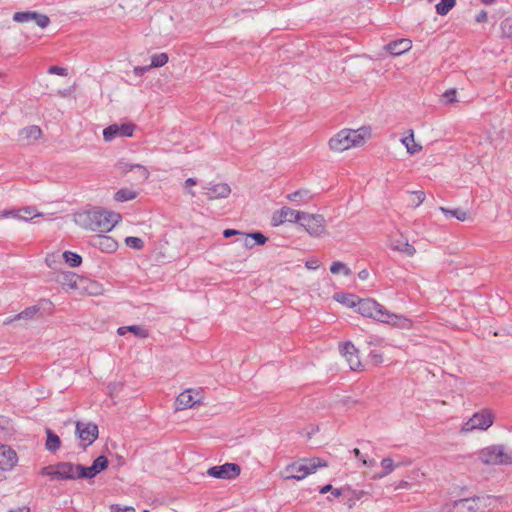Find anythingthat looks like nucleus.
<instances>
[{
    "instance_id": "nucleus-43",
    "label": "nucleus",
    "mask_w": 512,
    "mask_h": 512,
    "mask_svg": "<svg viewBox=\"0 0 512 512\" xmlns=\"http://www.w3.org/2000/svg\"><path fill=\"white\" fill-rule=\"evenodd\" d=\"M238 240L241 241L243 246H245L246 248L251 249V248L254 247L253 240L246 233L242 232L241 235H240V238Z\"/></svg>"
},
{
    "instance_id": "nucleus-38",
    "label": "nucleus",
    "mask_w": 512,
    "mask_h": 512,
    "mask_svg": "<svg viewBox=\"0 0 512 512\" xmlns=\"http://www.w3.org/2000/svg\"><path fill=\"white\" fill-rule=\"evenodd\" d=\"M125 244L133 249L141 250L144 247V241L139 237L129 236L125 238Z\"/></svg>"
},
{
    "instance_id": "nucleus-23",
    "label": "nucleus",
    "mask_w": 512,
    "mask_h": 512,
    "mask_svg": "<svg viewBox=\"0 0 512 512\" xmlns=\"http://www.w3.org/2000/svg\"><path fill=\"white\" fill-rule=\"evenodd\" d=\"M401 143L405 146L409 154H416L422 150V146L415 142L413 130L409 131V135L401 139Z\"/></svg>"
},
{
    "instance_id": "nucleus-14",
    "label": "nucleus",
    "mask_w": 512,
    "mask_h": 512,
    "mask_svg": "<svg viewBox=\"0 0 512 512\" xmlns=\"http://www.w3.org/2000/svg\"><path fill=\"white\" fill-rule=\"evenodd\" d=\"M340 352L346 358L351 370L357 371L360 369L362 364L358 356V350L351 342L340 344Z\"/></svg>"
},
{
    "instance_id": "nucleus-40",
    "label": "nucleus",
    "mask_w": 512,
    "mask_h": 512,
    "mask_svg": "<svg viewBox=\"0 0 512 512\" xmlns=\"http://www.w3.org/2000/svg\"><path fill=\"white\" fill-rule=\"evenodd\" d=\"M413 199L411 201V205L414 207H418L425 200V193L423 191H413L411 192Z\"/></svg>"
},
{
    "instance_id": "nucleus-8",
    "label": "nucleus",
    "mask_w": 512,
    "mask_h": 512,
    "mask_svg": "<svg viewBox=\"0 0 512 512\" xmlns=\"http://www.w3.org/2000/svg\"><path fill=\"white\" fill-rule=\"evenodd\" d=\"M493 422L494 416L492 412L488 409H483L474 413L472 417H470V419L463 424L461 432L469 433L475 429L487 430L492 426Z\"/></svg>"
},
{
    "instance_id": "nucleus-44",
    "label": "nucleus",
    "mask_w": 512,
    "mask_h": 512,
    "mask_svg": "<svg viewBox=\"0 0 512 512\" xmlns=\"http://www.w3.org/2000/svg\"><path fill=\"white\" fill-rule=\"evenodd\" d=\"M21 210H22L21 220L28 221V220L32 219L35 216L34 209L31 208V207H26V208H23Z\"/></svg>"
},
{
    "instance_id": "nucleus-26",
    "label": "nucleus",
    "mask_w": 512,
    "mask_h": 512,
    "mask_svg": "<svg viewBox=\"0 0 512 512\" xmlns=\"http://www.w3.org/2000/svg\"><path fill=\"white\" fill-rule=\"evenodd\" d=\"M41 134H42V130L36 125L26 127L24 129H22L20 132V135L24 139H27V140H30V139L36 140L41 136Z\"/></svg>"
},
{
    "instance_id": "nucleus-30",
    "label": "nucleus",
    "mask_w": 512,
    "mask_h": 512,
    "mask_svg": "<svg viewBox=\"0 0 512 512\" xmlns=\"http://www.w3.org/2000/svg\"><path fill=\"white\" fill-rule=\"evenodd\" d=\"M456 4V0H441L436 4V12L439 15H446Z\"/></svg>"
},
{
    "instance_id": "nucleus-15",
    "label": "nucleus",
    "mask_w": 512,
    "mask_h": 512,
    "mask_svg": "<svg viewBox=\"0 0 512 512\" xmlns=\"http://www.w3.org/2000/svg\"><path fill=\"white\" fill-rule=\"evenodd\" d=\"M90 244L105 253H112L118 248L117 241L110 236L103 235V233L92 236Z\"/></svg>"
},
{
    "instance_id": "nucleus-2",
    "label": "nucleus",
    "mask_w": 512,
    "mask_h": 512,
    "mask_svg": "<svg viewBox=\"0 0 512 512\" xmlns=\"http://www.w3.org/2000/svg\"><path fill=\"white\" fill-rule=\"evenodd\" d=\"M356 311L364 317L392 325L400 329H410L412 321L402 315L389 312L383 305L371 298L357 299Z\"/></svg>"
},
{
    "instance_id": "nucleus-34",
    "label": "nucleus",
    "mask_w": 512,
    "mask_h": 512,
    "mask_svg": "<svg viewBox=\"0 0 512 512\" xmlns=\"http://www.w3.org/2000/svg\"><path fill=\"white\" fill-rule=\"evenodd\" d=\"M381 466L383 468V471L378 475V477H380V478L387 476L395 468V465L391 458H383L381 461Z\"/></svg>"
},
{
    "instance_id": "nucleus-17",
    "label": "nucleus",
    "mask_w": 512,
    "mask_h": 512,
    "mask_svg": "<svg viewBox=\"0 0 512 512\" xmlns=\"http://www.w3.org/2000/svg\"><path fill=\"white\" fill-rule=\"evenodd\" d=\"M204 189L207 190L205 195L208 200L226 198L231 193V188L226 183H218L209 187H204Z\"/></svg>"
},
{
    "instance_id": "nucleus-19",
    "label": "nucleus",
    "mask_w": 512,
    "mask_h": 512,
    "mask_svg": "<svg viewBox=\"0 0 512 512\" xmlns=\"http://www.w3.org/2000/svg\"><path fill=\"white\" fill-rule=\"evenodd\" d=\"M193 394L194 391L192 389H187L180 393L176 398V408L178 410H184L192 408L195 404H197L199 400L195 399Z\"/></svg>"
},
{
    "instance_id": "nucleus-5",
    "label": "nucleus",
    "mask_w": 512,
    "mask_h": 512,
    "mask_svg": "<svg viewBox=\"0 0 512 512\" xmlns=\"http://www.w3.org/2000/svg\"><path fill=\"white\" fill-rule=\"evenodd\" d=\"M364 141V135L359 130L343 129L330 139L329 146L335 152H343L361 146Z\"/></svg>"
},
{
    "instance_id": "nucleus-29",
    "label": "nucleus",
    "mask_w": 512,
    "mask_h": 512,
    "mask_svg": "<svg viewBox=\"0 0 512 512\" xmlns=\"http://www.w3.org/2000/svg\"><path fill=\"white\" fill-rule=\"evenodd\" d=\"M78 276L73 272H66L62 274V280L60 281L63 286H67L70 289L77 288Z\"/></svg>"
},
{
    "instance_id": "nucleus-6",
    "label": "nucleus",
    "mask_w": 512,
    "mask_h": 512,
    "mask_svg": "<svg viewBox=\"0 0 512 512\" xmlns=\"http://www.w3.org/2000/svg\"><path fill=\"white\" fill-rule=\"evenodd\" d=\"M479 459L488 465H509L512 464V452H505L503 446L493 445L482 449L479 452Z\"/></svg>"
},
{
    "instance_id": "nucleus-39",
    "label": "nucleus",
    "mask_w": 512,
    "mask_h": 512,
    "mask_svg": "<svg viewBox=\"0 0 512 512\" xmlns=\"http://www.w3.org/2000/svg\"><path fill=\"white\" fill-rule=\"evenodd\" d=\"M353 453L355 455V457L361 461L363 463V465L367 466V467H373L375 466L376 464V461L374 459H367L366 457H364V455L361 453V451L358 449V448H355L353 450Z\"/></svg>"
},
{
    "instance_id": "nucleus-32",
    "label": "nucleus",
    "mask_w": 512,
    "mask_h": 512,
    "mask_svg": "<svg viewBox=\"0 0 512 512\" xmlns=\"http://www.w3.org/2000/svg\"><path fill=\"white\" fill-rule=\"evenodd\" d=\"M98 473L96 469L91 465L89 467L79 464V479H92Z\"/></svg>"
},
{
    "instance_id": "nucleus-24",
    "label": "nucleus",
    "mask_w": 512,
    "mask_h": 512,
    "mask_svg": "<svg viewBox=\"0 0 512 512\" xmlns=\"http://www.w3.org/2000/svg\"><path fill=\"white\" fill-rule=\"evenodd\" d=\"M439 210L447 217V218H450V217H454L456 218L457 220L459 221H466L469 219L470 217V214L468 211H465L461 208H456V209H448L446 207H440Z\"/></svg>"
},
{
    "instance_id": "nucleus-58",
    "label": "nucleus",
    "mask_w": 512,
    "mask_h": 512,
    "mask_svg": "<svg viewBox=\"0 0 512 512\" xmlns=\"http://www.w3.org/2000/svg\"><path fill=\"white\" fill-rule=\"evenodd\" d=\"M127 328H128V326H121V327H119V328L117 329V333H118V335L123 336V335H125L127 332H129V330H128Z\"/></svg>"
},
{
    "instance_id": "nucleus-37",
    "label": "nucleus",
    "mask_w": 512,
    "mask_h": 512,
    "mask_svg": "<svg viewBox=\"0 0 512 512\" xmlns=\"http://www.w3.org/2000/svg\"><path fill=\"white\" fill-rule=\"evenodd\" d=\"M330 271L332 274H337L340 271H343L344 275L349 276L352 272L351 270L342 262L335 261L330 266Z\"/></svg>"
},
{
    "instance_id": "nucleus-31",
    "label": "nucleus",
    "mask_w": 512,
    "mask_h": 512,
    "mask_svg": "<svg viewBox=\"0 0 512 512\" xmlns=\"http://www.w3.org/2000/svg\"><path fill=\"white\" fill-rule=\"evenodd\" d=\"M335 299L348 307H355L357 298L353 294H336Z\"/></svg>"
},
{
    "instance_id": "nucleus-63",
    "label": "nucleus",
    "mask_w": 512,
    "mask_h": 512,
    "mask_svg": "<svg viewBox=\"0 0 512 512\" xmlns=\"http://www.w3.org/2000/svg\"><path fill=\"white\" fill-rule=\"evenodd\" d=\"M495 0H483V2L487 5H490L492 3H494Z\"/></svg>"
},
{
    "instance_id": "nucleus-64",
    "label": "nucleus",
    "mask_w": 512,
    "mask_h": 512,
    "mask_svg": "<svg viewBox=\"0 0 512 512\" xmlns=\"http://www.w3.org/2000/svg\"><path fill=\"white\" fill-rule=\"evenodd\" d=\"M188 193L191 195V196H195V192L192 191V190H189Z\"/></svg>"
},
{
    "instance_id": "nucleus-20",
    "label": "nucleus",
    "mask_w": 512,
    "mask_h": 512,
    "mask_svg": "<svg viewBox=\"0 0 512 512\" xmlns=\"http://www.w3.org/2000/svg\"><path fill=\"white\" fill-rule=\"evenodd\" d=\"M411 47L412 42L405 38L392 41L386 46L388 52L394 56L403 54L404 52L410 50Z\"/></svg>"
},
{
    "instance_id": "nucleus-33",
    "label": "nucleus",
    "mask_w": 512,
    "mask_h": 512,
    "mask_svg": "<svg viewBox=\"0 0 512 512\" xmlns=\"http://www.w3.org/2000/svg\"><path fill=\"white\" fill-rule=\"evenodd\" d=\"M168 55L166 53H158L151 58V68H158L164 66L168 62Z\"/></svg>"
},
{
    "instance_id": "nucleus-28",
    "label": "nucleus",
    "mask_w": 512,
    "mask_h": 512,
    "mask_svg": "<svg viewBox=\"0 0 512 512\" xmlns=\"http://www.w3.org/2000/svg\"><path fill=\"white\" fill-rule=\"evenodd\" d=\"M62 256L70 267H78L82 263V257L77 253L65 251Z\"/></svg>"
},
{
    "instance_id": "nucleus-57",
    "label": "nucleus",
    "mask_w": 512,
    "mask_h": 512,
    "mask_svg": "<svg viewBox=\"0 0 512 512\" xmlns=\"http://www.w3.org/2000/svg\"><path fill=\"white\" fill-rule=\"evenodd\" d=\"M332 489H333L332 485L331 484H327V485L321 487L319 492L321 494H326L327 492L332 491Z\"/></svg>"
},
{
    "instance_id": "nucleus-9",
    "label": "nucleus",
    "mask_w": 512,
    "mask_h": 512,
    "mask_svg": "<svg viewBox=\"0 0 512 512\" xmlns=\"http://www.w3.org/2000/svg\"><path fill=\"white\" fill-rule=\"evenodd\" d=\"M241 473V467L236 463H225L220 466H213L207 470V475L217 479L232 480Z\"/></svg>"
},
{
    "instance_id": "nucleus-35",
    "label": "nucleus",
    "mask_w": 512,
    "mask_h": 512,
    "mask_svg": "<svg viewBox=\"0 0 512 512\" xmlns=\"http://www.w3.org/2000/svg\"><path fill=\"white\" fill-rule=\"evenodd\" d=\"M109 461L106 456H98L92 463V466L96 469V472L99 474L100 472L107 469Z\"/></svg>"
},
{
    "instance_id": "nucleus-25",
    "label": "nucleus",
    "mask_w": 512,
    "mask_h": 512,
    "mask_svg": "<svg viewBox=\"0 0 512 512\" xmlns=\"http://www.w3.org/2000/svg\"><path fill=\"white\" fill-rule=\"evenodd\" d=\"M47 439H46V449L50 452H56L60 446L61 441L58 435H56L52 430L47 429L46 431Z\"/></svg>"
},
{
    "instance_id": "nucleus-48",
    "label": "nucleus",
    "mask_w": 512,
    "mask_h": 512,
    "mask_svg": "<svg viewBox=\"0 0 512 512\" xmlns=\"http://www.w3.org/2000/svg\"><path fill=\"white\" fill-rule=\"evenodd\" d=\"M446 103H453L456 100V91L454 89L448 90L443 95Z\"/></svg>"
},
{
    "instance_id": "nucleus-21",
    "label": "nucleus",
    "mask_w": 512,
    "mask_h": 512,
    "mask_svg": "<svg viewBox=\"0 0 512 512\" xmlns=\"http://www.w3.org/2000/svg\"><path fill=\"white\" fill-rule=\"evenodd\" d=\"M390 248L395 251L403 252L407 256H413L416 253V249L413 245L409 244L404 238L390 239Z\"/></svg>"
},
{
    "instance_id": "nucleus-47",
    "label": "nucleus",
    "mask_w": 512,
    "mask_h": 512,
    "mask_svg": "<svg viewBox=\"0 0 512 512\" xmlns=\"http://www.w3.org/2000/svg\"><path fill=\"white\" fill-rule=\"evenodd\" d=\"M369 357L372 360V362L376 365L381 364L383 362L382 354L377 351L371 350L369 352Z\"/></svg>"
},
{
    "instance_id": "nucleus-41",
    "label": "nucleus",
    "mask_w": 512,
    "mask_h": 512,
    "mask_svg": "<svg viewBox=\"0 0 512 512\" xmlns=\"http://www.w3.org/2000/svg\"><path fill=\"white\" fill-rule=\"evenodd\" d=\"M248 236L251 237V239L253 240V243L254 245L255 244H258V245H264L268 238L262 234L261 232H252V233H248Z\"/></svg>"
},
{
    "instance_id": "nucleus-12",
    "label": "nucleus",
    "mask_w": 512,
    "mask_h": 512,
    "mask_svg": "<svg viewBox=\"0 0 512 512\" xmlns=\"http://www.w3.org/2000/svg\"><path fill=\"white\" fill-rule=\"evenodd\" d=\"M76 433L78 437L84 442V448L91 445L98 438V426L95 423H76Z\"/></svg>"
},
{
    "instance_id": "nucleus-50",
    "label": "nucleus",
    "mask_w": 512,
    "mask_h": 512,
    "mask_svg": "<svg viewBox=\"0 0 512 512\" xmlns=\"http://www.w3.org/2000/svg\"><path fill=\"white\" fill-rule=\"evenodd\" d=\"M305 266H306V268H308L310 270H315V269L319 268V260L318 259L308 260L305 263Z\"/></svg>"
},
{
    "instance_id": "nucleus-42",
    "label": "nucleus",
    "mask_w": 512,
    "mask_h": 512,
    "mask_svg": "<svg viewBox=\"0 0 512 512\" xmlns=\"http://www.w3.org/2000/svg\"><path fill=\"white\" fill-rule=\"evenodd\" d=\"M21 213H22V210H20V209H18V210H4V211L0 212V218L12 217V218L20 219L21 220Z\"/></svg>"
},
{
    "instance_id": "nucleus-59",
    "label": "nucleus",
    "mask_w": 512,
    "mask_h": 512,
    "mask_svg": "<svg viewBox=\"0 0 512 512\" xmlns=\"http://www.w3.org/2000/svg\"><path fill=\"white\" fill-rule=\"evenodd\" d=\"M331 493L336 498L342 495V491L340 489H337V488H333Z\"/></svg>"
},
{
    "instance_id": "nucleus-61",
    "label": "nucleus",
    "mask_w": 512,
    "mask_h": 512,
    "mask_svg": "<svg viewBox=\"0 0 512 512\" xmlns=\"http://www.w3.org/2000/svg\"><path fill=\"white\" fill-rule=\"evenodd\" d=\"M9 512H29V509L27 507H22L15 510H11Z\"/></svg>"
},
{
    "instance_id": "nucleus-13",
    "label": "nucleus",
    "mask_w": 512,
    "mask_h": 512,
    "mask_svg": "<svg viewBox=\"0 0 512 512\" xmlns=\"http://www.w3.org/2000/svg\"><path fill=\"white\" fill-rule=\"evenodd\" d=\"M301 215V211H297L290 207L284 206L273 214L272 224L273 226H278L285 222L299 223Z\"/></svg>"
},
{
    "instance_id": "nucleus-1",
    "label": "nucleus",
    "mask_w": 512,
    "mask_h": 512,
    "mask_svg": "<svg viewBox=\"0 0 512 512\" xmlns=\"http://www.w3.org/2000/svg\"><path fill=\"white\" fill-rule=\"evenodd\" d=\"M121 219L119 213L102 208L85 210L75 215V222L79 226L97 233L110 232Z\"/></svg>"
},
{
    "instance_id": "nucleus-45",
    "label": "nucleus",
    "mask_w": 512,
    "mask_h": 512,
    "mask_svg": "<svg viewBox=\"0 0 512 512\" xmlns=\"http://www.w3.org/2000/svg\"><path fill=\"white\" fill-rule=\"evenodd\" d=\"M49 74H55L59 76H66L67 75V69L59 66H51L48 69Z\"/></svg>"
},
{
    "instance_id": "nucleus-27",
    "label": "nucleus",
    "mask_w": 512,
    "mask_h": 512,
    "mask_svg": "<svg viewBox=\"0 0 512 512\" xmlns=\"http://www.w3.org/2000/svg\"><path fill=\"white\" fill-rule=\"evenodd\" d=\"M136 198V193L128 188L119 189L114 194V200L118 202H125Z\"/></svg>"
},
{
    "instance_id": "nucleus-54",
    "label": "nucleus",
    "mask_w": 512,
    "mask_h": 512,
    "mask_svg": "<svg viewBox=\"0 0 512 512\" xmlns=\"http://www.w3.org/2000/svg\"><path fill=\"white\" fill-rule=\"evenodd\" d=\"M301 191H296L294 193L288 194L287 199L290 201H297L298 197L301 195Z\"/></svg>"
},
{
    "instance_id": "nucleus-4",
    "label": "nucleus",
    "mask_w": 512,
    "mask_h": 512,
    "mask_svg": "<svg viewBox=\"0 0 512 512\" xmlns=\"http://www.w3.org/2000/svg\"><path fill=\"white\" fill-rule=\"evenodd\" d=\"M39 474L42 476H47L51 480L74 481L79 479V464L69 461H62L43 467L39 471Z\"/></svg>"
},
{
    "instance_id": "nucleus-55",
    "label": "nucleus",
    "mask_w": 512,
    "mask_h": 512,
    "mask_svg": "<svg viewBox=\"0 0 512 512\" xmlns=\"http://www.w3.org/2000/svg\"><path fill=\"white\" fill-rule=\"evenodd\" d=\"M196 184H197V180L195 178H188L185 180L184 186L187 188V187L194 186Z\"/></svg>"
},
{
    "instance_id": "nucleus-7",
    "label": "nucleus",
    "mask_w": 512,
    "mask_h": 512,
    "mask_svg": "<svg viewBox=\"0 0 512 512\" xmlns=\"http://www.w3.org/2000/svg\"><path fill=\"white\" fill-rule=\"evenodd\" d=\"M300 218V226H302L310 236L320 237L325 234L326 221L322 215L302 212Z\"/></svg>"
},
{
    "instance_id": "nucleus-16",
    "label": "nucleus",
    "mask_w": 512,
    "mask_h": 512,
    "mask_svg": "<svg viewBox=\"0 0 512 512\" xmlns=\"http://www.w3.org/2000/svg\"><path fill=\"white\" fill-rule=\"evenodd\" d=\"M17 463L16 452L7 445H0V469L7 471Z\"/></svg>"
},
{
    "instance_id": "nucleus-10",
    "label": "nucleus",
    "mask_w": 512,
    "mask_h": 512,
    "mask_svg": "<svg viewBox=\"0 0 512 512\" xmlns=\"http://www.w3.org/2000/svg\"><path fill=\"white\" fill-rule=\"evenodd\" d=\"M135 128L136 126L133 123L112 124L103 130V137L107 142L112 141L116 137H131Z\"/></svg>"
},
{
    "instance_id": "nucleus-53",
    "label": "nucleus",
    "mask_w": 512,
    "mask_h": 512,
    "mask_svg": "<svg viewBox=\"0 0 512 512\" xmlns=\"http://www.w3.org/2000/svg\"><path fill=\"white\" fill-rule=\"evenodd\" d=\"M487 20V13L485 11H481L477 16H476V21L478 23H481V22H484Z\"/></svg>"
},
{
    "instance_id": "nucleus-51",
    "label": "nucleus",
    "mask_w": 512,
    "mask_h": 512,
    "mask_svg": "<svg viewBox=\"0 0 512 512\" xmlns=\"http://www.w3.org/2000/svg\"><path fill=\"white\" fill-rule=\"evenodd\" d=\"M242 232L238 231V230H235V229H226L223 231V236L225 238H229L231 236H234V235H238L240 236Z\"/></svg>"
},
{
    "instance_id": "nucleus-46",
    "label": "nucleus",
    "mask_w": 512,
    "mask_h": 512,
    "mask_svg": "<svg viewBox=\"0 0 512 512\" xmlns=\"http://www.w3.org/2000/svg\"><path fill=\"white\" fill-rule=\"evenodd\" d=\"M111 510L113 512H135V509L132 506H121L119 504L112 505Z\"/></svg>"
},
{
    "instance_id": "nucleus-18",
    "label": "nucleus",
    "mask_w": 512,
    "mask_h": 512,
    "mask_svg": "<svg viewBox=\"0 0 512 512\" xmlns=\"http://www.w3.org/2000/svg\"><path fill=\"white\" fill-rule=\"evenodd\" d=\"M477 500L479 498H463L456 500L452 503L453 510L449 512H477Z\"/></svg>"
},
{
    "instance_id": "nucleus-60",
    "label": "nucleus",
    "mask_w": 512,
    "mask_h": 512,
    "mask_svg": "<svg viewBox=\"0 0 512 512\" xmlns=\"http://www.w3.org/2000/svg\"><path fill=\"white\" fill-rule=\"evenodd\" d=\"M409 487H410L409 482L404 481V480H402V481L399 483V485L397 486V488H409Z\"/></svg>"
},
{
    "instance_id": "nucleus-62",
    "label": "nucleus",
    "mask_w": 512,
    "mask_h": 512,
    "mask_svg": "<svg viewBox=\"0 0 512 512\" xmlns=\"http://www.w3.org/2000/svg\"><path fill=\"white\" fill-rule=\"evenodd\" d=\"M45 262H46V264H47L49 267H51V266H52V264H51L52 259H50V256H47V257H46Z\"/></svg>"
},
{
    "instance_id": "nucleus-36",
    "label": "nucleus",
    "mask_w": 512,
    "mask_h": 512,
    "mask_svg": "<svg viewBox=\"0 0 512 512\" xmlns=\"http://www.w3.org/2000/svg\"><path fill=\"white\" fill-rule=\"evenodd\" d=\"M127 329L129 330V332L133 333L136 337L141 339H145L149 336V331L146 328L139 325H130L128 326Z\"/></svg>"
},
{
    "instance_id": "nucleus-56",
    "label": "nucleus",
    "mask_w": 512,
    "mask_h": 512,
    "mask_svg": "<svg viewBox=\"0 0 512 512\" xmlns=\"http://www.w3.org/2000/svg\"><path fill=\"white\" fill-rule=\"evenodd\" d=\"M358 277L361 280H366L369 277V272L366 269H363L358 273Z\"/></svg>"
},
{
    "instance_id": "nucleus-49",
    "label": "nucleus",
    "mask_w": 512,
    "mask_h": 512,
    "mask_svg": "<svg viewBox=\"0 0 512 512\" xmlns=\"http://www.w3.org/2000/svg\"><path fill=\"white\" fill-rule=\"evenodd\" d=\"M151 68V66H137L134 68V74L136 76H142L143 74H145L147 71H149V69Z\"/></svg>"
},
{
    "instance_id": "nucleus-52",
    "label": "nucleus",
    "mask_w": 512,
    "mask_h": 512,
    "mask_svg": "<svg viewBox=\"0 0 512 512\" xmlns=\"http://www.w3.org/2000/svg\"><path fill=\"white\" fill-rule=\"evenodd\" d=\"M506 27L511 28V22H510V20H509V19H506V20H504V21L501 23V28H502L503 33H504L505 35H507L508 37H511V34H507V33H506Z\"/></svg>"
},
{
    "instance_id": "nucleus-22",
    "label": "nucleus",
    "mask_w": 512,
    "mask_h": 512,
    "mask_svg": "<svg viewBox=\"0 0 512 512\" xmlns=\"http://www.w3.org/2000/svg\"><path fill=\"white\" fill-rule=\"evenodd\" d=\"M39 311H40V307L37 305L27 307L26 309H24L23 311H21L20 313L15 315L14 317L7 318L4 323L10 324V323L14 322L15 320L32 319Z\"/></svg>"
},
{
    "instance_id": "nucleus-3",
    "label": "nucleus",
    "mask_w": 512,
    "mask_h": 512,
    "mask_svg": "<svg viewBox=\"0 0 512 512\" xmlns=\"http://www.w3.org/2000/svg\"><path fill=\"white\" fill-rule=\"evenodd\" d=\"M327 462L321 458L314 457L310 459H301L288 464L282 471L281 476L284 480H302L308 475L316 472L318 468L327 467Z\"/></svg>"
},
{
    "instance_id": "nucleus-11",
    "label": "nucleus",
    "mask_w": 512,
    "mask_h": 512,
    "mask_svg": "<svg viewBox=\"0 0 512 512\" xmlns=\"http://www.w3.org/2000/svg\"><path fill=\"white\" fill-rule=\"evenodd\" d=\"M13 20L18 23L33 21L42 29L46 28L50 24V19L47 15L35 11L15 12L13 15Z\"/></svg>"
}]
</instances>
